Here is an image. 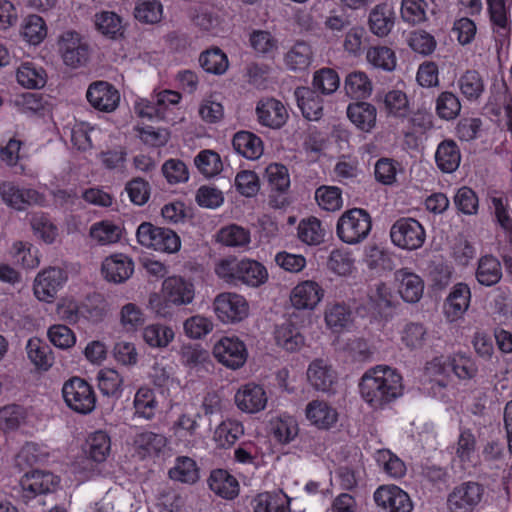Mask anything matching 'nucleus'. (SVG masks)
Here are the masks:
<instances>
[{"label": "nucleus", "mask_w": 512, "mask_h": 512, "mask_svg": "<svg viewBox=\"0 0 512 512\" xmlns=\"http://www.w3.org/2000/svg\"><path fill=\"white\" fill-rule=\"evenodd\" d=\"M59 484V478L50 471L32 470L20 480L22 498L30 501L39 495L52 493Z\"/></svg>", "instance_id": "nucleus-11"}, {"label": "nucleus", "mask_w": 512, "mask_h": 512, "mask_svg": "<svg viewBox=\"0 0 512 512\" xmlns=\"http://www.w3.org/2000/svg\"><path fill=\"white\" fill-rule=\"evenodd\" d=\"M326 325L333 332H341L352 322V311L345 303L329 304L325 310Z\"/></svg>", "instance_id": "nucleus-40"}, {"label": "nucleus", "mask_w": 512, "mask_h": 512, "mask_svg": "<svg viewBox=\"0 0 512 512\" xmlns=\"http://www.w3.org/2000/svg\"><path fill=\"white\" fill-rule=\"evenodd\" d=\"M89 104L100 112H113L119 105L120 93L114 85L107 81L92 82L86 91Z\"/></svg>", "instance_id": "nucleus-12"}, {"label": "nucleus", "mask_w": 512, "mask_h": 512, "mask_svg": "<svg viewBox=\"0 0 512 512\" xmlns=\"http://www.w3.org/2000/svg\"><path fill=\"white\" fill-rule=\"evenodd\" d=\"M437 116L446 121L456 119L461 112V103L458 96L450 91H444L438 95L435 101Z\"/></svg>", "instance_id": "nucleus-49"}, {"label": "nucleus", "mask_w": 512, "mask_h": 512, "mask_svg": "<svg viewBox=\"0 0 512 512\" xmlns=\"http://www.w3.org/2000/svg\"><path fill=\"white\" fill-rule=\"evenodd\" d=\"M491 204L494 208V215L497 223L505 231L509 246H512V215L508 204L502 197H491Z\"/></svg>", "instance_id": "nucleus-64"}, {"label": "nucleus", "mask_w": 512, "mask_h": 512, "mask_svg": "<svg viewBox=\"0 0 512 512\" xmlns=\"http://www.w3.org/2000/svg\"><path fill=\"white\" fill-rule=\"evenodd\" d=\"M307 419L319 429H329L336 424L338 413L335 408L322 400L309 402L305 409Z\"/></svg>", "instance_id": "nucleus-26"}, {"label": "nucleus", "mask_w": 512, "mask_h": 512, "mask_svg": "<svg viewBox=\"0 0 512 512\" xmlns=\"http://www.w3.org/2000/svg\"><path fill=\"white\" fill-rule=\"evenodd\" d=\"M213 355L218 362L235 370L245 364L248 352L246 345L238 337L225 336L215 343Z\"/></svg>", "instance_id": "nucleus-9"}, {"label": "nucleus", "mask_w": 512, "mask_h": 512, "mask_svg": "<svg viewBox=\"0 0 512 512\" xmlns=\"http://www.w3.org/2000/svg\"><path fill=\"white\" fill-rule=\"evenodd\" d=\"M58 52L63 63L77 69L85 66L90 57V46L86 39L75 30L62 32L57 41Z\"/></svg>", "instance_id": "nucleus-5"}, {"label": "nucleus", "mask_w": 512, "mask_h": 512, "mask_svg": "<svg viewBox=\"0 0 512 512\" xmlns=\"http://www.w3.org/2000/svg\"><path fill=\"white\" fill-rule=\"evenodd\" d=\"M373 499L381 512H412L413 504L407 492L396 485H381Z\"/></svg>", "instance_id": "nucleus-10"}, {"label": "nucleus", "mask_w": 512, "mask_h": 512, "mask_svg": "<svg viewBox=\"0 0 512 512\" xmlns=\"http://www.w3.org/2000/svg\"><path fill=\"white\" fill-rule=\"evenodd\" d=\"M359 392L373 410H382L403 394L401 375L389 366L368 369L360 379Z\"/></svg>", "instance_id": "nucleus-1"}, {"label": "nucleus", "mask_w": 512, "mask_h": 512, "mask_svg": "<svg viewBox=\"0 0 512 512\" xmlns=\"http://www.w3.org/2000/svg\"><path fill=\"white\" fill-rule=\"evenodd\" d=\"M68 279L60 267H49L38 273L34 281V294L40 301L50 302Z\"/></svg>", "instance_id": "nucleus-13"}, {"label": "nucleus", "mask_w": 512, "mask_h": 512, "mask_svg": "<svg viewBox=\"0 0 512 512\" xmlns=\"http://www.w3.org/2000/svg\"><path fill=\"white\" fill-rule=\"evenodd\" d=\"M493 32L505 39L511 31L509 8L506 0H486Z\"/></svg>", "instance_id": "nucleus-30"}, {"label": "nucleus", "mask_w": 512, "mask_h": 512, "mask_svg": "<svg viewBox=\"0 0 512 512\" xmlns=\"http://www.w3.org/2000/svg\"><path fill=\"white\" fill-rule=\"evenodd\" d=\"M392 242L407 250H416L425 242L426 234L423 226L414 218H400L390 229Z\"/></svg>", "instance_id": "nucleus-7"}, {"label": "nucleus", "mask_w": 512, "mask_h": 512, "mask_svg": "<svg viewBox=\"0 0 512 512\" xmlns=\"http://www.w3.org/2000/svg\"><path fill=\"white\" fill-rule=\"evenodd\" d=\"M87 456L97 462H104L111 450V440L109 435L104 431H96L87 439Z\"/></svg>", "instance_id": "nucleus-45"}, {"label": "nucleus", "mask_w": 512, "mask_h": 512, "mask_svg": "<svg viewBox=\"0 0 512 512\" xmlns=\"http://www.w3.org/2000/svg\"><path fill=\"white\" fill-rule=\"evenodd\" d=\"M354 262L352 253L347 248H335L330 252L327 267L337 275L347 276L352 273Z\"/></svg>", "instance_id": "nucleus-51"}, {"label": "nucleus", "mask_w": 512, "mask_h": 512, "mask_svg": "<svg viewBox=\"0 0 512 512\" xmlns=\"http://www.w3.org/2000/svg\"><path fill=\"white\" fill-rule=\"evenodd\" d=\"M272 432L278 442L290 443L298 435V423L292 416L282 415L272 422Z\"/></svg>", "instance_id": "nucleus-58"}, {"label": "nucleus", "mask_w": 512, "mask_h": 512, "mask_svg": "<svg viewBox=\"0 0 512 512\" xmlns=\"http://www.w3.org/2000/svg\"><path fill=\"white\" fill-rule=\"evenodd\" d=\"M324 296L323 288L315 281L305 280L291 291L290 301L298 310H313Z\"/></svg>", "instance_id": "nucleus-15"}, {"label": "nucleus", "mask_w": 512, "mask_h": 512, "mask_svg": "<svg viewBox=\"0 0 512 512\" xmlns=\"http://www.w3.org/2000/svg\"><path fill=\"white\" fill-rule=\"evenodd\" d=\"M484 492V486L478 482H462L448 494L447 506L449 511L473 512L481 503Z\"/></svg>", "instance_id": "nucleus-6"}, {"label": "nucleus", "mask_w": 512, "mask_h": 512, "mask_svg": "<svg viewBox=\"0 0 512 512\" xmlns=\"http://www.w3.org/2000/svg\"><path fill=\"white\" fill-rule=\"evenodd\" d=\"M265 177L273 191L284 193L290 186L288 169L282 164H269L265 169Z\"/></svg>", "instance_id": "nucleus-61"}, {"label": "nucleus", "mask_w": 512, "mask_h": 512, "mask_svg": "<svg viewBox=\"0 0 512 512\" xmlns=\"http://www.w3.org/2000/svg\"><path fill=\"white\" fill-rule=\"evenodd\" d=\"M437 167L444 173H453L461 162V153L457 143L452 139H445L437 146L435 153Z\"/></svg>", "instance_id": "nucleus-29"}, {"label": "nucleus", "mask_w": 512, "mask_h": 512, "mask_svg": "<svg viewBox=\"0 0 512 512\" xmlns=\"http://www.w3.org/2000/svg\"><path fill=\"white\" fill-rule=\"evenodd\" d=\"M163 294L169 303L177 306L187 305L194 299V285L182 277H168L163 282Z\"/></svg>", "instance_id": "nucleus-18"}, {"label": "nucleus", "mask_w": 512, "mask_h": 512, "mask_svg": "<svg viewBox=\"0 0 512 512\" xmlns=\"http://www.w3.org/2000/svg\"><path fill=\"white\" fill-rule=\"evenodd\" d=\"M144 341L153 348H165L174 339L172 328L162 324H151L143 330Z\"/></svg>", "instance_id": "nucleus-54"}, {"label": "nucleus", "mask_w": 512, "mask_h": 512, "mask_svg": "<svg viewBox=\"0 0 512 512\" xmlns=\"http://www.w3.org/2000/svg\"><path fill=\"white\" fill-rule=\"evenodd\" d=\"M0 194L7 205L17 210H24L27 206L40 204L44 200L43 195L38 191L19 188L10 182L3 183L0 186Z\"/></svg>", "instance_id": "nucleus-16"}, {"label": "nucleus", "mask_w": 512, "mask_h": 512, "mask_svg": "<svg viewBox=\"0 0 512 512\" xmlns=\"http://www.w3.org/2000/svg\"><path fill=\"white\" fill-rule=\"evenodd\" d=\"M134 272V263L125 254H114L107 257L102 263L104 278L116 284L128 280Z\"/></svg>", "instance_id": "nucleus-19"}, {"label": "nucleus", "mask_w": 512, "mask_h": 512, "mask_svg": "<svg viewBox=\"0 0 512 512\" xmlns=\"http://www.w3.org/2000/svg\"><path fill=\"white\" fill-rule=\"evenodd\" d=\"M237 407L246 413H257L267 404V396L262 386L248 383L243 385L235 394Z\"/></svg>", "instance_id": "nucleus-17"}, {"label": "nucleus", "mask_w": 512, "mask_h": 512, "mask_svg": "<svg viewBox=\"0 0 512 512\" xmlns=\"http://www.w3.org/2000/svg\"><path fill=\"white\" fill-rule=\"evenodd\" d=\"M198 170L207 177L217 175L222 170L220 155L213 150H202L194 158Z\"/></svg>", "instance_id": "nucleus-59"}, {"label": "nucleus", "mask_w": 512, "mask_h": 512, "mask_svg": "<svg viewBox=\"0 0 512 512\" xmlns=\"http://www.w3.org/2000/svg\"><path fill=\"white\" fill-rule=\"evenodd\" d=\"M400 334L402 344L411 351L422 349L428 339L426 327L419 322L405 324Z\"/></svg>", "instance_id": "nucleus-46"}, {"label": "nucleus", "mask_w": 512, "mask_h": 512, "mask_svg": "<svg viewBox=\"0 0 512 512\" xmlns=\"http://www.w3.org/2000/svg\"><path fill=\"white\" fill-rule=\"evenodd\" d=\"M249 42L253 50L265 58H273L279 49L278 39L267 30H253Z\"/></svg>", "instance_id": "nucleus-39"}, {"label": "nucleus", "mask_w": 512, "mask_h": 512, "mask_svg": "<svg viewBox=\"0 0 512 512\" xmlns=\"http://www.w3.org/2000/svg\"><path fill=\"white\" fill-rule=\"evenodd\" d=\"M201 414L192 404H185L177 419L173 422L172 429L175 434L193 437L197 434L200 425L198 420Z\"/></svg>", "instance_id": "nucleus-35"}, {"label": "nucleus", "mask_w": 512, "mask_h": 512, "mask_svg": "<svg viewBox=\"0 0 512 512\" xmlns=\"http://www.w3.org/2000/svg\"><path fill=\"white\" fill-rule=\"evenodd\" d=\"M298 107L303 116L310 121H317L323 116V100L315 90L298 87L295 90Z\"/></svg>", "instance_id": "nucleus-27"}, {"label": "nucleus", "mask_w": 512, "mask_h": 512, "mask_svg": "<svg viewBox=\"0 0 512 512\" xmlns=\"http://www.w3.org/2000/svg\"><path fill=\"white\" fill-rule=\"evenodd\" d=\"M309 383L318 391L330 392L336 382V372L327 360H313L307 370Z\"/></svg>", "instance_id": "nucleus-22"}, {"label": "nucleus", "mask_w": 512, "mask_h": 512, "mask_svg": "<svg viewBox=\"0 0 512 512\" xmlns=\"http://www.w3.org/2000/svg\"><path fill=\"white\" fill-rule=\"evenodd\" d=\"M398 284V292L407 303H417L424 292V281L422 278L410 271L408 268H401L394 274Z\"/></svg>", "instance_id": "nucleus-20"}, {"label": "nucleus", "mask_w": 512, "mask_h": 512, "mask_svg": "<svg viewBox=\"0 0 512 512\" xmlns=\"http://www.w3.org/2000/svg\"><path fill=\"white\" fill-rule=\"evenodd\" d=\"M16 77L18 83L28 89L43 88L47 81L45 70L32 62L22 63Z\"/></svg>", "instance_id": "nucleus-37"}, {"label": "nucleus", "mask_w": 512, "mask_h": 512, "mask_svg": "<svg viewBox=\"0 0 512 512\" xmlns=\"http://www.w3.org/2000/svg\"><path fill=\"white\" fill-rule=\"evenodd\" d=\"M444 366L461 380L472 379L477 374V366L474 361L470 357L460 353L448 357Z\"/></svg>", "instance_id": "nucleus-56"}, {"label": "nucleus", "mask_w": 512, "mask_h": 512, "mask_svg": "<svg viewBox=\"0 0 512 512\" xmlns=\"http://www.w3.org/2000/svg\"><path fill=\"white\" fill-rule=\"evenodd\" d=\"M244 434L243 424L237 420H223L215 429L214 440L221 448H230Z\"/></svg>", "instance_id": "nucleus-38"}, {"label": "nucleus", "mask_w": 512, "mask_h": 512, "mask_svg": "<svg viewBox=\"0 0 512 512\" xmlns=\"http://www.w3.org/2000/svg\"><path fill=\"white\" fill-rule=\"evenodd\" d=\"M312 61V50L305 41H297L285 54L284 62L291 71H304Z\"/></svg>", "instance_id": "nucleus-36"}, {"label": "nucleus", "mask_w": 512, "mask_h": 512, "mask_svg": "<svg viewBox=\"0 0 512 512\" xmlns=\"http://www.w3.org/2000/svg\"><path fill=\"white\" fill-rule=\"evenodd\" d=\"M199 63L208 73L220 75L228 68V58L219 48L206 50L200 54Z\"/></svg>", "instance_id": "nucleus-57"}, {"label": "nucleus", "mask_w": 512, "mask_h": 512, "mask_svg": "<svg viewBox=\"0 0 512 512\" xmlns=\"http://www.w3.org/2000/svg\"><path fill=\"white\" fill-rule=\"evenodd\" d=\"M372 218L367 210L352 208L346 210L337 220L336 235L345 244L362 243L370 234Z\"/></svg>", "instance_id": "nucleus-3"}, {"label": "nucleus", "mask_w": 512, "mask_h": 512, "mask_svg": "<svg viewBox=\"0 0 512 512\" xmlns=\"http://www.w3.org/2000/svg\"><path fill=\"white\" fill-rule=\"evenodd\" d=\"M214 311L223 323H237L248 316L249 305L242 295L225 292L215 298Z\"/></svg>", "instance_id": "nucleus-8"}, {"label": "nucleus", "mask_w": 512, "mask_h": 512, "mask_svg": "<svg viewBox=\"0 0 512 512\" xmlns=\"http://www.w3.org/2000/svg\"><path fill=\"white\" fill-rule=\"evenodd\" d=\"M347 116L358 129L370 132L376 126L377 109L368 102H355L348 105Z\"/></svg>", "instance_id": "nucleus-28"}, {"label": "nucleus", "mask_w": 512, "mask_h": 512, "mask_svg": "<svg viewBox=\"0 0 512 512\" xmlns=\"http://www.w3.org/2000/svg\"><path fill=\"white\" fill-rule=\"evenodd\" d=\"M367 60L376 68L392 71L396 66V56L392 49L386 46L372 47L367 52Z\"/></svg>", "instance_id": "nucleus-62"}, {"label": "nucleus", "mask_w": 512, "mask_h": 512, "mask_svg": "<svg viewBox=\"0 0 512 512\" xmlns=\"http://www.w3.org/2000/svg\"><path fill=\"white\" fill-rule=\"evenodd\" d=\"M28 358L38 368L47 370L53 364L50 347L39 338H31L26 345Z\"/></svg>", "instance_id": "nucleus-48"}, {"label": "nucleus", "mask_w": 512, "mask_h": 512, "mask_svg": "<svg viewBox=\"0 0 512 512\" xmlns=\"http://www.w3.org/2000/svg\"><path fill=\"white\" fill-rule=\"evenodd\" d=\"M254 512H291L290 502L284 493H261L254 499Z\"/></svg>", "instance_id": "nucleus-41"}, {"label": "nucleus", "mask_w": 512, "mask_h": 512, "mask_svg": "<svg viewBox=\"0 0 512 512\" xmlns=\"http://www.w3.org/2000/svg\"><path fill=\"white\" fill-rule=\"evenodd\" d=\"M133 406L134 417L152 420L158 408L154 391L148 387H140L134 396Z\"/></svg>", "instance_id": "nucleus-34"}, {"label": "nucleus", "mask_w": 512, "mask_h": 512, "mask_svg": "<svg viewBox=\"0 0 512 512\" xmlns=\"http://www.w3.org/2000/svg\"><path fill=\"white\" fill-rule=\"evenodd\" d=\"M274 338L276 344L287 352H296L305 344L300 328L290 319L275 327Z\"/></svg>", "instance_id": "nucleus-25"}, {"label": "nucleus", "mask_w": 512, "mask_h": 512, "mask_svg": "<svg viewBox=\"0 0 512 512\" xmlns=\"http://www.w3.org/2000/svg\"><path fill=\"white\" fill-rule=\"evenodd\" d=\"M298 238L307 245H319L324 241L325 231L317 218H308L300 221L297 228Z\"/></svg>", "instance_id": "nucleus-55"}, {"label": "nucleus", "mask_w": 512, "mask_h": 512, "mask_svg": "<svg viewBox=\"0 0 512 512\" xmlns=\"http://www.w3.org/2000/svg\"><path fill=\"white\" fill-rule=\"evenodd\" d=\"M90 237L99 245L118 242L122 236V228L109 220L94 223L90 228Z\"/></svg>", "instance_id": "nucleus-44"}, {"label": "nucleus", "mask_w": 512, "mask_h": 512, "mask_svg": "<svg viewBox=\"0 0 512 512\" xmlns=\"http://www.w3.org/2000/svg\"><path fill=\"white\" fill-rule=\"evenodd\" d=\"M98 387L103 395L120 398L123 391V378L114 369H104L98 373Z\"/></svg>", "instance_id": "nucleus-53"}, {"label": "nucleus", "mask_w": 512, "mask_h": 512, "mask_svg": "<svg viewBox=\"0 0 512 512\" xmlns=\"http://www.w3.org/2000/svg\"><path fill=\"white\" fill-rule=\"evenodd\" d=\"M168 439L162 433L143 431L136 434L134 445L138 453L143 456H159L167 446Z\"/></svg>", "instance_id": "nucleus-31"}, {"label": "nucleus", "mask_w": 512, "mask_h": 512, "mask_svg": "<svg viewBox=\"0 0 512 512\" xmlns=\"http://www.w3.org/2000/svg\"><path fill=\"white\" fill-rule=\"evenodd\" d=\"M367 298L369 308L379 314L392 306V293L388 286L382 281H378L369 286Z\"/></svg>", "instance_id": "nucleus-52"}, {"label": "nucleus", "mask_w": 512, "mask_h": 512, "mask_svg": "<svg viewBox=\"0 0 512 512\" xmlns=\"http://www.w3.org/2000/svg\"><path fill=\"white\" fill-rule=\"evenodd\" d=\"M210 489L225 499H233L238 495L239 484L235 477L226 470H213L208 479Z\"/></svg>", "instance_id": "nucleus-33"}, {"label": "nucleus", "mask_w": 512, "mask_h": 512, "mask_svg": "<svg viewBox=\"0 0 512 512\" xmlns=\"http://www.w3.org/2000/svg\"><path fill=\"white\" fill-rule=\"evenodd\" d=\"M312 85L315 91L330 95L339 88L340 78L334 69L322 68L315 72Z\"/></svg>", "instance_id": "nucleus-60"}, {"label": "nucleus", "mask_w": 512, "mask_h": 512, "mask_svg": "<svg viewBox=\"0 0 512 512\" xmlns=\"http://www.w3.org/2000/svg\"><path fill=\"white\" fill-rule=\"evenodd\" d=\"M215 273L229 284L239 283L259 287L268 280L266 267L256 260L229 257L222 259L215 267Z\"/></svg>", "instance_id": "nucleus-2"}, {"label": "nucleus", "mask_w": 512, "mask_h": 512, "mask_svg": "<svg viewBox=\"0 0 512 512\" xmlns=\"http://www.w3.org/2000/svg\"><path fill=\"white\" fill-rule=\"evenodd\" d=\"M97 30L110 39H118L123 36L124 27L121 18L112 11H102L95 15Z\"/></svg>", "instance_id": "nucleus-47"}, {"label": "nucleus", "mask_w": 512, "mask_h": 512, "mask_svg": "<svg viewBox=\"0 0 512 512\" xmlns=\"http://www.w3.org/2000/svg\"><path fill=\"white\" fill-rule=\"evenodd\" d=\"M461 93L469 100L474 101L483 94L485 85L482 76L476 70H467L458 80Z\"/></svg>", "instance_id": "nucleus-50"}, {"label": "nucleus", "mask_w": 512, "mask_h": 512, "mask_svg": "<svg viewBox=\"0 0 512 512\" xmlns=\"http://www.w3.org/2000/svg\"><path fill=\"white\" fill-rule=\"evenodd\" d=\"M258 122L272 129L281 128L288 119L284 104L275 98H262L256 106Z\"/></svg>", "instance_id": "nucleus-14"}, {"label": "nucleus", "mask_w": 512, "mask_h": 512, "mask_svg": "<svg viewBox=\"0 0 512 512\" xmlns=\"http://www.w3.org/2000/svg\"><path fill=\"white\" fill-rule=\"evenodd\" d=\"M471 290L468 284L459 282L455 284L446 298L445 313L452 320L460 318L469 308Z\"/></svg>", "instance_id": "nucleus-24"}, {"label": "nucleus", "mask_w": 512, "mask_h": 512, "mask_svg": "<svg viewBox=\"0 0 512 512\" xmlns=\"http://www.w3.org/2000/svg\"><path fill=\"white\" fill-rule=\"evenodd\" d=\"M22 35L30 44H40L47 35V27L43 18L38 15L28 16L23 26Z\"/></svg>", "instance_id": "nucleus-63"}, {"label": "nucleus", "mask_w": 512, "mask_h": 512, "mask_svg": "<svg viewBox=\"0 0 512 512\" xmlns=\"http://www.w3.org/2000/svg\"><path fill=\"white\" fill-rule=\"evenodd\" d=\"M503 278L502 262L493 254L482 255L477 262L475 279L479 285L493 287Z\"/></svg>", "instance_id": "nucleus-23"}, {"label": "nucleus", "mask_w": 512, "mask_h": 512, "mask_svg": "<svg viewBox=\"0 0 512 512\" xmlns=\"http://www.w3.org/2000/svg\"><path fill=\"white\" fill-rule=\"evenodd\" d=\"M168 475L174 481L193 484L199 479V469L192 458L179 456L175 460V465L169 470Z\"/></svg>", "instance_id": "nucleus-43"}, {"label": "nucleus", "mask_w": 512, "mask_h": 512, "mask_svg": "<svg viewBox=\"0 0 512 512\" xmlns=\"http://www.w3.org/2000/svg\"><path fill=\"white\" fill-rule=\"evenodd\" d=\"M234 150L243 157L255 160L263 153V142L260 137L249 131L237 132L232 140Z\"/></svg>", "instance_id": "nucleus-32"}, {"label": "nucleus", "mask_w": 512, "mask_h": 512, "mask_svg": "<svg viewBox=\"0 0 512 512\" xmlns=\"http://www.w3.org/2000/svg\"><path fill=\"white\" fill-rule=\"evenodd\" d=\"M395 19L393 6L387 2L379 3L369 13V30L378 37H385L393 29Z\"/></svg>", "instance_id": "nucleus-21"}, {"label": "nucleus", "mask_w": 512, "mask_h": 512, "mask_svg": "<svg viewBox=\"0 0 512 512\" xmlns=\"http://www.w3.org/2000/svg\"><path fill=\"white\" fill-rule=\"evenodd\" d=\"M346 94L355 99H365L372 93V82L362 71L349 73L344 81Z\"/></svg>", "instance_id": "nucleus-42"}, {"label": "nucleus", "mask_w": 512, "mask_h": 512, "mask_svg": "<svg viewBox=\"0 0 512 512\" xmlns=\"http://www.w3.org/2000/svg\"><path fill=\"white\" fill-rule=\"evenodd\" d=\"M62 395L66 405L76 413L90 414L96 406V395L93 387L83 378L72 377L62 387Z\"/></svg>", "instance_id": "nucleus-4"}]
</instances>
